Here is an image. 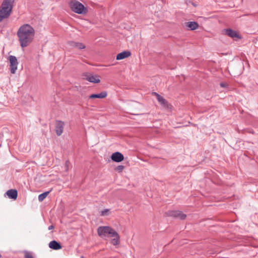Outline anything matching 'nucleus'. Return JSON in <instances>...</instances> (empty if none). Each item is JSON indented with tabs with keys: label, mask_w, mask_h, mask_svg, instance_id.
I'll return each instance as SVG.
<instances>
[{
	"label": "nucleus",
	"mask_w": 258,
	"mask_h": 258,
	"mask_svg": "<svg viewBox=\"0 0 258 258\" xmlns=\"http://www.w3.org/2000/svg\"><path fill=\"white\" fill-rule=\"evenodd\" d=\"M221 86L223 87V86H224V85H223V84H222V83H221Z\"/></svg>",
	"instance_id": "nucleus-25"
},
{
	"label": "nucleus",
	"mask_w": 258,
	"mask_h": 258,
	"mask_svg": "<svg viewBox=\"0 0 258 258\" xmlns=\"http://www.w3.org/2000/svg\"><path fill=\"white\" fill-rule=\"evenodd\" d=\"M97 233L101 237L109 235L112 238L110 243L113 245L120 243V236L118 233L110 226H100L97 229Z\"/></svg>",
	"instance_id": "nucleus-2"
},
{
	"label": "nucleus",
	"mask_w": 258,
	"mask_h": 258,
	"mask_svg": "<svg viewBox=\"0 0 258 258\" xmlns=\"http://www.w3.org/2000/svg\"><path fill=\"white\" fill-rule=\"evenodd\" d=\"M131 55V53L129 51H124L118 53L116 57V60H121L127 58Z\"/></svg>",
	"instance_id": "nucleus-13"
},
{
	"label": "nucleus",
	"mask_w": 258,
	"mask_h": 258,
	"mask_svg": "<svg viewBox=\"0 0 258 258\" xmlns=\"http://www.w3.org/2000/svg\"><path fill=\"white\" fill-rule=\"evenodd\" d=\"M11 11L0 7V22L3 20L8 18L12 14Z\"/></svg>",
	"instance_id": "nucleus-9"
},
{
	"label": "nucleus",
	"mask_w": 258,
	"mask_h": 258,
	"mask_svg": "<svg viewBox=\"0 0 258 258\" xmlns=\"http://www.w3.org/2000/svg\"><path fill=\"white\" fill-rule=\"evenodd\" d=\"M223 33L232 38H238V34L235 31L231 29H226L224 30Z\"/></svg>",
	"instance_id": "nucleus-12"
},
{
	"label": "nucleus",
	"mask_w": 258,
	"mask_h": 258,
	"mask_svg": "<svg viewBox=\"0 0 258 258\" xmlns=\"http://www.w3.org/2000/svg\"><path fill=\"white\" fill-rule=\"evenodd\" d=\"M54 226L53 225H50L48 227V230H51V229H54Z\"/></svg>",
	"instance_id": "nucleus-24"
},
{
	"label": "nucleus",
	"mask_w": 258,
	"mask_h": 258,
	"mask_svg": "<svg viewBox=\"0 0 258 258\" xmlns=\"http://www.w3.org/2000/svg\"><path fill=\"white\" fill-rule=\"evenodd\" d=\"M49 247L54 250H59L62 248L61 244L55 240L50 241L49 243Z\"/></svg>",
	"instance_id": "nucleus-16"
},
{
	"label": "nucleus",
	"mask_w": 258,
	"mask_h": 258,
	"mask_svg": "<svg viewBox=\"0 0 258 258\" xmlns=\"http://www.w3.org/2000/svg\"><path fill=\"white\" fill-rule=\"evenodd\" d=\"M69 7L72 12L77 14L85 15L88 13L87 7L77 0L70 1Z\"/></svg>",
	"instance_id": "nucleus-3"
},
{
	"label": "nucleus",
	"mask_w": 258,
	"mask_h": 258,
	"mask_svg": "<svg viewBox=\"0 0 258 258\" xmlns=\"http://www.w3.org/2000/svg\"><path fill=\"white\" fill-rule=\"evenodd\" d=\"M70 166V162L69 161H67L65 162V171L68 172L69 170V167Z\"/></svg>",
	"instance_id": "nucleus-22"
},
{
	"label": "nucleus",
	"mask_w": 258,
	"mask_h": 258,
	"mask_svg": "<svg viewBox=\"0 0 258 258\" xmlns=\"http://www.w3.org/2000/svg\"><path fill=\"white\" fill-rule=\"evenodd\" d=\"M35 35L34 28L29 24H23L17 31V36L22 47L28 46L33 40Z\"/></svg>",
	"instance_id": "nucleus-1"
},
{
	"label": "nucleus",
	"mask_w": 258,
	"mask_h": 258,
	"mask_svg": "<svg viewBox=\"0 0 258 258\" xmlns=\"http://www.w3.org/2000/svg\"><path fill=\"white\" fill-rule=\"evenodd\" d=\"M85 79L90 82L98 83L100 82V77L97 75H86Z\"/></svg>",
	"instance_id": "nucleus-11"
},
{
	"label": "nucleus",
	"mask_w": 258,
	"mask_h": 258,
	"mask_svg": "<svg viewBox=\"0 0 258 258\" xmlns=\"http://www.w3.org/2000/svg\"><path fill=\"white\" fill-rule=\"evenodd\" d=\"M124 168V166L119 165L116 167V170L119 172H121L123 170Z\"/></svg>",
	"instance_id": "nucleus-23"
},
{
	"label": "nucleus",
	"mask_w": 258,
	"mask_h": 258,
	"mask_svg": "<svg viewBox=\"0 0 258 258\" xmlns=\"http://www.w3.org/2000/svg\"><path fill=\"white\" fill-rule=\"evenodd\" d=\"M166 214L168 216L179 218L181 220H184L186 217V215L180 211H169Z\"/></svg>",
	"instance_id": "nucleus-6"
},
{
	"label": "nucleus",
	"mask_w": 258,
	"mask_h": 258,
	"mask_svg": "<svg viewBox=\"0 0 258 258\" xmlns=\"http://www.w3.org/2000/svg\"><path fill=\"white\" fill-rule=\"evenodd\" d=\"M24 257L25 258H34L32 253L29 251L24 252Z\"/></svg>",
	"instance_id": "nucleus-21"
},
{
	"label": "nucleus",
	"mask_w": 258,
	"mask_h": 258,
	"mask_svg": "<svg viewBox=\"0 0 258 258\" xmlns=\"http://www.w3.org/2000/svg\"><path fill=\"white\" fill-rule=\"evenodd\" d=\"M7 195L10 199L16 200L18 196V192L16 189H10L6 192Z\"/></svg>",
	"instance_id": "nucleus-17"
},
{
	"label": "nucleus",
	"mask_w": 258,
	"mask_h": 258,
	"mask_svg": "<svg viewBox=\"0 0 258 258\" xmlns=\"http://www.w3.org/2000/svg\"><path fill=\"white\" fill-rule=\"evenodd\" d=\"M111 159L116 162H120L124 160L123 155L119 152H116L111 155Z\"/></svg>",
	"instance_id": "nucleus-10"
},
{
	"label": "nucleus",
	"mask_w": 258,
	"mask_h": 258,
	"mask_svg": "<svg viewBox=\"0 0 258 258\" xmlns=\"http://www.w3.org/2000/svg\"><path fill=\"white\" fill-rule=\"evenodd\" d=\"M10 62V71L12 74H15L17 70L18 64V60L15 56L10 55L9 57Z\"/></svg>",
	"instance_id": "nucleus-5"
},
{
	"label": "nucleus",
	"mask_w": 258,
	"mask_h": 258,
	"mask_svg": "<svg viewBox=\"0 0 258 258\" xmlns=\"http://www.w3.org/2000/svg\"><path fill=\"white\" fill-rule=\"evenodd\" d=\"M184 25L190 30H195L199 27L198 23L196 22H186Z\"/></svg>",
	"instance_id": "nucleus-15"
},
{
	"label": "nucleus",
	"mask_w": 258,
	"mask_h": 258,
	"mask_svg": "<svg viewBox=\"0 0 258 258\" xmlns=\"http://www.w3.org/2000/svg\"><path fill=\"white\" fill-rule=\"evenodd\" d=\"M152 94L156 97V98L162 107L165 109H170L171 105L162 96L156 92H153Z\"/></svg>",
	"instance_id": "nucleus-4"
},
{
	"label": "nucleus",
	"mask_w": 258,
	"mask_h": 258,
	"mask_svg": "<svg viewBox=\"0 0 258 258\" xmlns=\"http://www.w3.org/2000/svg\"><path fill=\"white\" fill-rule=\"evenodd\" d=\"M64 123L62 121H56L55 124V132L58 136H60L63 133Z\"/></svg>",
	"instance_id": "nucleus-7"
},
{
	"label": "nucleus",
	"mask_w": 258,
	"mask_h": 258,
	"mask_svg": "<svg viewBox=\"0 0 258 258\" xmlns=\"http://www.w3.org/2000/svg\"><path fill=\"white\" fill-rule=\"evenodd\" d=\"M69 43L71 46L79 49H83L86 47V46L84 44L80 42L70 41L69 42Z\"/></svg>",
	"instance_id": "nucleus-14"
},
{
	"label": "nucleus",
	"mask_w": 258,
	"mask_h": 258,
	"mask_svg": "<svg viewBox=\"0 0 258 258\" xmlns=\"http://www.w3.org/2000/svg\"><path fill=\"white\" fill-rule=\"evenodd\" d=\"M49 192L50 191H46L43 194L39 195L38 196V200L40 202L43 201L49 194Z\"/></svg>",
	"instance_id": "nucleus-19"
},
{
	"label": "nucleus",
	"mask_w": 258,
	"mask_h": 258,
	"mask_svg": "<svg viewBox=\"0 0 258 258\" xmlns=\"http://www.w3.org/2000/svg\"><path fill=\"white\" fill-rule=\"evenodd\" d=\"M15 0H3L1 7L12 12Z\"/></svg>",
	"instance_id": "nucleus-8"
},
{
	"label": "nucleus",
	"mask_w": 258,
	"mask_h": 258,
	"mask_svg": "<svg viewBox=\"0 0 258 258\" xmlns=\"http://www.w3.org/2000/svg\"><path fill=\"white\" fill-rule=\"evenodd\" d=\"M107 93L106 92H102L99 94H92L89 96V98H104L107 96Z\"/></svg>",
	"instance_id": "nucleus-18"
},
{
	"label": "nucleus",
	"mask_w": 258,
	"mask_h": 258,
	"mask_svg": "<svg viewBox=\"0 0 258 258\" xmlns=\"http://www.w3.org/2000/svg\"><path fill=\"white\" fill-rule=\"evenodd\" d=\"M109 213V209H104L101 211L100 212V215L102 216H107L108 215Z\"/></svg>",
	"instance_id": "nucleus-20"
}]
</instances>
